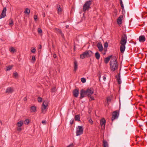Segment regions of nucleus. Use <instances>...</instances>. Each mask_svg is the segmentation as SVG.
Segmentation results:
<instances>
[{"mask_svg": "<svg viewBox=\"0 0 147 147\" xmlns=\"http://www.w3.org/2000/svg\"><path fill=\"white\" fill-rule=\"evenodd\" d=\"M110 69L111 71H114L118 69V64L116 56H113L110 62Z\"/></svg>", "mask_w": 147, "mask_h": 147, "instance_id": "f257e3e1", "label": "nucleus"}, {"mask_svg": "<svg viewBox=\"0 0 147 147\" xmlns=\"http://www.w3.org/2000/svg\"><path fill=\"white\" fill-rule=\"evenodd\" d=\"M93 53L91 51L87 50L83 52L80 55V58L82 59H84L86 57H90L93 55Z\"/></svg>", "mask_w": 147, "mask_h": 147, "instance_id": "f03ea898", "label": "nucleus"}, {"mask_svg": "<svg viewBox=\"0 0 147 147\" xmlns=\"http://www.w3.org/2000/svg\"><path fill=\"white\" fill-rule=\"evenodd\" d=\"M94 90L92 88H88L86 90H85L87 96L88 97L90 98V100H94V97L92 96H91L94 93Z\"/></svg>", "mask_w": 147, "mask_h": 147, "instance_id": "7ed1b4c3", "label": "nucleus"}, {"mask_svg": "<svg viewBox=\"0 0 147 147\" xmlns=\"http://www.w3.org/2000/svg\"><path fill=\"white\" fill-rule=\"evenodd\" d=\"M91 1H86L83 6V11L85 12L89 8H90L91 7L90 6L91 5Z\"/></svg>", "mask_w": 147, "mask_h": 147, "instance_id": "20e7f679", "label": "nucleus"}, {"mask_svg": "<svg viewBox=\"0 0 147 147\" xmlns=\"http://www.w3.org/2000/svg\"><path fill=\"white\" fill-rule=\"evenodd\" d=\"M47 102H43L42 105L41 109L42 113L45 114L47 112L48 103Z\"/></svg>", "mask_w": 147, "mask_h": 147, "instance_id": "39448f33", "label": "nucleus"}, {"mask_svg": "<svg viewBox=\"0 0 147 147\" xmlns=\"http://www.w3.org/2000/svg\"><path fill=\"white\" fill-rule=\"evenodd\" d=\"M83 128L82 126H78L77 128L76 136H78L82 134L83 133Z\"/></svg>", "mask_w": 147, "mask_h": 147, "instance_id": "423d86ee", "label": "nucleus"}, {"mask_svg": "<svg viewBox=\"0 0 147 147\" xmlns=\"http://www.w3.org/2000/svg\"><path fill=\"white\" fill-rule=\"evenodd\" d=\"M127 35L125 34H124L121 36V40L120 41V44H126L127 43Z\"/></svg>", "mask_w": 147, "mask_h": 147, "instance_id": "0eeeda50", "label": "nucleus"}, {"mask_svg": "<svg viewBox=\"0 0 147 147\" xmlns=\"http://www.w3.org/2000/svg\"><path fill=\"white\" fill-rule=\"evenodd\" d=\"M119 115V113L117 111H114L112 114V121H113L115 119L118 118Z\"/></svg>", "mask_w": 147, "mask_h": 147, "instance_id": "6e6552de", "label": "nucleus"}, {"mask_svg": "<svg viewBox=\"0 0 147 147\" xmlns=\"http://www.w3.org/2000/svg\"><path fill=\"white\" fill-rule=\"evenodd\" d=\"M7 9L6 7H4L1 14L0 15V19L4 18L6 16V11Z\"/></svg>", "mask_w": 147, "mask_h": 147, "instance_id": "1a4fd4ad", "label": "nucleus"}, {"mask_svg": "<svg viewBox=\"0 0 147 147\" xmlns=\"http://www.w3.org/2000/svg\"><path fill=\"white\" fill-rule=\"evenodd\" d=\"M121 70V68L119 69V72L117 76H116L115 77L117 79V82L118 84H120L121 83V81L120 78V71Z\"/></svg>", "mask_w": 147, "mask_h": 147, "instance_id": "9d476101", "label": "nucleus"}, {"mask_svg": "<svg viewBox=\"0 0 147 147\" xmlns=\"http://www.w3.org/2000/svg\"><path fill=\"white\" fill-rule=\"evenodd\" d=\"M97 46L98 48V51L102 52L103 50V48L102 44L100 42H99L97 45Z\"/></svg>", "mask_w": 147, "mask_h": 147, "instance_id": "9b49d317", "label": "nucleus"}, {"mask_svg": "<svg viewBox=\"0 0 147 147\" xmlns=\"http://www.w3.org/2000/svg\"><path fill=\"white\" fill-rule=\"evenodd\" d=\"M87 96L86 94L85 90L83 89H82L80 91V99H81L84 97Z\"/></svg>", "mask_w": 147, "mask_h": 147, "instance_id": "f8f14e48", "label": "nucleus"}, {"mask_svg": "<svg viewBox=\"0 0 147 147\" xmlns=\"http://www.w3.org/2000/svg\"><path fill=\"white\" fill-rule=\"evenodd\" d=\"M105 123L106 121L104 118H103L100 120V124L101 127L105 128Z\"/></svg>", "mask_w": 147, "mask_h": 147, "instance_id": "ddd939ff", "label": "nucleus"}, {"mask_svg": "<svg viewBox=\"0 0 147 147\" xmlns=\"http://www.w3.org/2000/svg\"><path fill=\"white\" fill-rule=\"evenodd\" d=\"M55 30L58 33L61 35L62 38H64V34L62 33V31L61 30L57 28H55Z\"/></svg>", "mask_w": 147, "mask_h": 147, "instance_id": "4468645a", "label": "nucleus"}, {"mask_svg": "<svg viewBox=\"0 0 147 147\" xmlns=\"http://www.w3.org/2000/svg\"><path fill=\"white\" fill-rule=\"evenodd\" d=\"M57 9L58 13L59 14H61L62 13V9L61 7V6L58 4L57 5Z\"/></svg>", "mask_w": 147, "mask_h": 147, "instance_id": "2eb2a0df", "label": "nucleus"}, {"mask_svg": "<svg viewBox=\"0 0 147 147\" xmlns=\"http://www.w3.org/2000/svg\"><path fill=\"white\" fill-rule=\"evenodd\" d=\"M121 45L120 47V51L121 53H124L125 48V44H121Z\"/></svg>", "mask_w": 147, "mask_h": 147, "instance_id": "dca6fc26", "label": "nucleus"}, {"mask_svg": "<svg viewBox=\"0 0 147 147\" xmlns=\"http://www.w3.org/2000/svg\"><path fill=\"white\" fill-rule=\"evenodd\" d=\"M79 93V92L78 90L75 89L73 92V94L74 96L76 97H77Z\"/></svg>", "mask_w": 147, "mask_h": 147, "instance_id": "f3484780", "label": "nucleus"}, {"mask_svg": "<svg viewBox=\"0 0 147 147\" xmlns=\"http://www.w3.org/2000/svg\"><path fill=\"white\" fill-rule=\"evenodd\" d=\"M123 18L122 15L120 16L117 19V23L119 24H121L122 23V19Z\"/></svg>", "mask_w": 147, "mask_h": 147, "instance_id": "a211bd4d", "label": "nucleus"}, {"mask_svg": "<svg viewBox=\"0 0 147 147\" xmlns=\"http://www.w3.org/2000/svg\"><path fill=\"white\" fill-rule=\"evenodd\" d=\"M146 38L143 35L140 36L139 37V40L140 42H144L145 41Z\"/></svg>", "mask_w": 147, "mask_h": 147, "instance_id": "6ab92c4d", "label": "nucleus"}, {"mask_svg": "<svg viewBox=\"0 0 147 147\" xmlns=\"http://www.w3.org/2000/svg\"><path fill=\"white\" fill-rule=\"evenodd\" d=\"M112 55H110L108 57H106L104 61L105 63L107 64L108 63L109 61L110 60V59L112 57Z\"/></svg>", "mask_w": 147, "mask_h": 147, "instance_id": "aec40b11", "label": "nucleus"}, {"mask_svg": "<svg viewBox=\"0 0 147 147\" xmlns=\"http://www.w3.org/2000/svg\"><path fill=\"white\" fill-rule=\"evenodd\" d=\"M13 92V89L11 87H8L6 90V93H11Z\"/></svg>", "mask_w": 147, "mask_h": 147, "instance_id": "412c9836", "label": "nucleus"}, {"mask_svg": "<svg viewBox=\"0 0 147 147\" xmlns=\"http://www.w3.org/2000/svg\"><path fill=\"white\" fill-rule=\"evenodd\" d=\"M74 70L76 71L77 70L78 68V63L76 61H74Z\"/></svg>", "mask_w": 147, "mask_h": 147, "instance_id": "4be33fe9", "label": "nucleus"}, {"mask_svg": "<svg viewBox=\"0 0 147 147\" xmlns=\"http://www.w3.org/2000/svg\"><path fill=\"white\" fill-rule=\"evenodd\" d=\"M95 57L98 60L99 59L100 57V55L98 52H96L95 53Z\"/></svg>", "mask_w": 147, "mask_h": 147, "instance_id": "5701e85b", "label": "nucleus"}, {"mask_svg": "<svg viewBox=\"0 0 147 147\" xmlns=\"http://www.w3.org/2000/svg\"><path fill=\"white\" fill-rule=\"evenodd\" d=\"M23 124V122L22 121H20L18 122L17 123L16 125L18 127H20L22 126Z\"/></svg>", "mask_w": 147, "mask_h": 147, "instance_id": "b1692460", "label": "nucleus"}, {"mask_svg": "<svg viewBox=\"0 0 147 147\" xmlns=\"http://www.w3.org/2000/svg\"><path fill=\"white\" fill-rule=\"evenodd\" d=\"M9 51L11 53H13L16 51V50L12 47H11L9 49Z\"/></svg>", "mask_w": 147, "mask_h": 147, "instance_id": "393cba45", "label": "nucleus"}, {"mask_svg": "<svg viewBox=\"0 0 147 147\" xmlns=\"http://www.w3.org/2000/svg\"><path fill=\"white\" fill-rule=\"evenodd\" d=\"M36 109V107L35 106H33L30 107V111L31 112H34Z\"/></svg>", "mask_w": 147, "mask_h": 147, "instance_id": "a878e982", "label": "nucleus"}, {"mask_svg": "<svg viewBox=\"0 0 147 147\" xmlns=\"http://www.w3.org/2000/svg\"><path fill=\"white\" fill-rule=\"evenodd\" d=\"M75 120L78 121H80V117L79 115H75Z\"/></svg>", "mask_w": 147, "mask_h": 147, "instance_id": "bb28decb", "label": "nucleus"}, {"mask_svg": "<svg viewBox=\"0 0 147 147\" xmlns=\"http://www.w3.org/2000/svg\"><path fill=\"white\" fill-rule=\"evenodd\" d=\"M103 147H108V143L106 140L103 141Z\"/></svg>", "mask_w": 147, "mask_h": 147, "instance_id": "cd10ccee", "label": "nucleus"}, {"mask_svg": "<svg viewBox=\"0 0 147 147\" xmlns=\"http://www.w3.org/2000/svg\"><path fill=\"white\" fill-rule=\"evenodd\" d=\"M30 12V10L28 8H27L25 9V11H24V13H27L28 14H29Z\"/></svg>", "mask_w": 147, "mask_h": 147, "instance_id": "c85d7f7f", "label": "nucleus"}, {"mask_svg": "<svg viewBox=\"0 0 147 147\" xmlns=\"http://www.w3.org/2000/svg\"><path fill=\"white\" fill-rule=\"evenodd\" d=\"M113 98V96H109L107 98V101H111V100H113L112 98Z\"/></svg>", "mask_w": 147, "mask_h": 147, "instance_id": "c756f323", "label": "nucleus"}, {"mask_svg": "<svg viewBox=\"0 0 147 147\" xmlns=\"http://www.w3.org/2000/svg\"><path fill=\"white\" fill-rule=\"evenodd\" d=\"M9 25L12 26L13 25V21L12 20H9Z\"/></svg>", "mask_w": 147, "mask_h": 147, "instance_id": "7c9ffc66", "label": "nucleus"}, {"mask_svg": "<svg viewBox=\"0 0 147 147\" xmlns=\"http://www.w3.org/2000/svg\"><path fill=\"white\" fill-rule=\"evenodd\" d=\"M12 67H13V66H12V65L8 66H7L6 70L7 71H9V70H11V69H12Z\"/></svg>", "mask_w": 147, "mask_h": 147, "instance_id": "2f4dec72", "label": "nucleus"}, {"mask_svg": "<svg viewBox=\"0 0 147 147\" xmlns=\"http://www.w3.org/2000/svg\"><path fill=\"white\" fill-rule=\"evenodd\" d=\"M13 76L15 78H17L18 76V74L16 72H14L13 74Z\"/></svg>", "mask_w": 147, "mask_h": 147, "instance_id": "473e14b6", "label": "nucleus"}, {"mask_svg": "<svg viewBox=\"0 0 147 147\" xmlns=\"http://www.w3.org/2000/svg\"><path fill=\"white\" fill-rule=\"evenodd\" d=\"M29 122L30 121L28 119H26V120H25V121H24V124L26 125L28 124Z\"/></svg>", "mask_w": 147, "mask_h": 147, "instance_id": "72a5a7b5", "label": "nucleus"}, {"mask_svg": "<svg viewBox=\"0 0 147 147\" xmlns=\"http://www.w3.org/2000/svg\"><path fill=\"white\" fill-rule=\"evenodd\" d=\"M81 82L83 83H85L86 81V79L84 78H82L81 79Z\"/></svg>", "mask_w": 147, "mask_h": 147, "instance_id": "f704fd0d", "label": "nucleus"}, {"mask_svg": "<svg viewBox=\"0 0 147 147\" xmlns=\"http://www.w3.org/2000/svg\"><path fill=\"white\" fill-rule=\"evenodd\" d=\"M56 90V88L55 87H53L51 89V91L52 92H55Z\"/></svg>", "mask_w": 147, "mask_h": 147, "instance_id": "c9c22d12", "label": "nucleus"}, {"mask_svg": "<svg viewBox=\"0 0 147 147\" xmlns=\"http://www.w3.org/2000/svg\"><path fill=\"white\" fill-rule=\"evenodd\" d=\"M108 46V43L107 42H105L104 44V47L105 48H107Z\"/></svg>", "mask_w": 147, "mask_h": 147, "instance_id": "e433bc0d", "label": "nucleus"}, {"mask_svg": "<svg viewBox=\"0 0 147 147\" xmlns=\"http://www.w3.org/2000/svg\"><path fill=\"white\" fill-rule=\"evenodd\" d=\"M38 32L39 33H42V30L41 28H38Z\"/></svg>", "mask_w": 147, "mask_h": 147, "instance_id": "4c0bfd02", "label": "nucleus"}, {"mask_svg": "<svg viewBox=\"0 0 147 147\" xmlns=\"http://www.w3.org/2000/svg\"><path fill=\"white\" fill-rule=\"evenodd\" d=\"M36 60V59L35 56H32V60L33 61V63Z\"/></svg>", "mask_w": 147, "mask_h": 147, "instance_id": "58836bf2", "label": "nucleus"}, {"mask_svg": "<svg viewBox=\"0 0 147 147\" xmlns=\"http://www.w3.org/2000/svg\"><path fill=\"white\" fill-rule=\"evenodd\" d=\"M36 50V49L35 48H34L31 50V51L32 53H34L35 52Z\"/></svg>", "mask_w": 147, "mask_h": 147, "instance_id": "ea45409f", "label": "nucleus"}, {"mask_svg": "<svg viewBox=\"0 0 147 147\" xmlns=\"http://www.w3.org/2000/svg\"><path fill=\"white\" fill-rule=\"evenodd\" d=\"M34 18L35 21H36L37 19V16L36 15H34Z\"/></svg>", "mask_w": 147, "mask_h": 147, "instance_id": "a19ab883", "label": "nucleus"}, {"mask_svg": "<svg viewBox=\"0 0 147 147\" xmlns=\"http://www.w3.org/2000/svg\"><path fill=\"white\" fill-rule=\"evenodd\" d=\"M38 101H42V98L40 97H38Z\"/></svg>", "mask_w": 147, "mask_h": 147, "instance_id": "79ce46f5", "label": "nucleus"}, {"mask_svg": "<svg viewBox=\"0 0 147 147\" xmlns=\"http://www.w3.org/2000/svg\"><path fill=\"white\" fill-rule=\"evenodd\" d=\"M42 123L43 125H45V124H46V121L45 120H43L42 121Z\"/></svg>", "mask_w": 147, "mask_h": 147, "instance_id": "37998d69", "label": "nucleus"}, {"mask_svg": "<svg viewBox=\"0 0 147 147\" xmlns=\"http://www.w3.org/2000/svg\"><path fill=\"white\" fill-rule=\"evenodd\" d=\"M74 146V144H70L67 147H73V146Z\"/></svg>", "mask_w": 147, "mask_h": 147, "instance_id": "c03bdc74", "label": "nucleus"}, {"mask_svg": "<svg viewBox=\"0 0 147 147\" xmlns=\"http://www.w3.org/2000/svg\"><path fill=\"white\" fill-rule=\"evenodd\" d=\"M89 123H90L91 124H92L93 123V121L91 119H90L89 120Z\"/></svg>", "mask_w": 147, "mask_h": 147, "instance_id": "a18cd8bd", "label": "nucleus"}, {"mask_svg": "<svg viewBox=\"0 0 147 147\" xmlns=\"http://www.w3.org/2000/svg\"><path fill=\"white\" fill-rule=\"evenodd\" d=\"M74 120L73 119L71 120L70 121V124L72 125L74 123Z\"/></svg>", "mask_w": 147, "mask_h": 147, "instance_id": "49530a36", "label": "nucleus"}, {"mask_svg": "<svg viewBox=\"0 0 147 147\" xmlns=\"http://www.w3.org/2000/svg\"><path fill=\"white\" fill-rule=\"evenodd\" d=\"M17 130L18 131H20L22 130V128L21 127H18L17 128Z\"/></svg>", "mask_w": 147, "mask_h": 147, "instance_id": "de8ad7c7", "label": "nucleus"}, {"mask_svg": "<svg viewBox=\"0 0 147 147\" xmlns=\"http://www.w3.org/2000/svg\"><path fill=\"white\" fill-rule=\"evenodd\" d=\"M53 57L54 58H55L57 57V55L56 54H55L53 55Z\"/></svg>", "mask_w": 147, "mask_h": 147, "instance_id": "09e8293b", "label": "nucleus"}, {"mask_svg": "<svg viewBox=\"0 0 147 147\" xmlns=\"http://www.w3.org/2000/svg\"><path fill=\"white\" fill-rule=\"evenodd\" d=\"M125 13V11L124 9V10H122L123 14L124 13Z\"/></svg>", "mask_w": 147, "mask_h": 147, "instance_id": "8fccbe9b", "label": "nucleus"}, {"mask_svg": "<svg viewBox=\"0 0 147 147\" xmlns=\"http://www.w3.org/2000/svg\"><path fill=\"white\" fill-rule=\"evenodd\" d=\"M27 100V98L26 97H25L24 98V101H26Z\"/></svg>", "mask_w": 147, "mask_h": 147, "instance_id": "3c124183", "label": "nucleus"}, {"mask_svg": "<svg viewBox=\"0 0 147 147\" xmlns=\"http://www.w3.org/2000/svg\"><path fill=\"white\" fill-rule=\"evenodd\" d=\"M121 7L122 8V10H124V6L123 5H122V6H121Z\"/></svg>", "mask_w": 147, "mask_h": 147, "instance_id": "603ef678", "label": "nucleus"}, {"mask_svg": "<svg viewBox=\"0 0 147 147\" xmlns=\"http://www.w3.org/2000/svg\"><path fill=\"white\" fill-rule=\"evenodd\" d=\"M106 77H104V78H103V80H104L105 81L106 80Z\"/></svg>", "mask_w": 147, "mask_h": 147, "instance_id": "864d4df0", "label": "nucleus"}, {"mask_svg": "<svg viewBox=\"0 0 147 147\" xmlns=\"http://www.w3.org/2000/svg\"><path fill=\"white\" fill-rule=\"evenodd\" d=\"M91 112V110H89L88 111V113L89 114H90Z\"/></svg>", "mask_w": 147, "mask_h": 147, "instance_id": "5fc2aeb1", "label": "nucleus"}, {"mask_svg": "<svg viewBox=\"0 0 147 147\" xmlns=\"http://www.w3.org/2000/svg\"><path fill=\"white\" fill-rule=\"evenodd\" d=\"M104 51H105V52L106 53V52L107 51V49L106 48H105V49H104Z\"/></svg>", "mask_w": 147, "mask_h": 147, "instance_id": "6e6d98bb", "label": "nucleus"}, {"mask_svg": "<svg viewBox=\"0 0 147 147\" xmlns=\"http://www.w3.org/2000/svg\"><path fill=\"white\" fill-rule=\"evenodd\" d=\"M41 47H42V46H41V45H40V47H39V48H40V49H41Z\"/></svg>", "mask_w": 147, "mask_h": 147, "instance_id": "4d7b16f0", "label": "nucleus"}, {"mask_svg": "<svg viewBox=\"0 0 147 147\" xmlns=\"http://www.w3.org/2000/svg\"><path fill=\"white\" fill-rule=\"evenodd\" d=\"M120 4H121L123 3L122 1H120Z\"/></svg>", "mask_w": 147, "mask_h": 147, "instance_id": "13d9d810", "label": "nucleus"}, {"mask_svg": "<svg viewBox=\"0 0 147 147\" xmlns=\"http://www.w3.org/2000/svg\"><path fill=\"white\" fill-rule=\"evenodd\" d=\"M120 5H121V6H122V5H123V3H122V4H121Z\"/></svg>", "mask_w": 147, "mask_h": 147, "instance_id": "bf43d9fd", "label": "nucleus"}, {"mask_svg": "<svg viewBox=\"0 0 147 147\" xmlns=\"http://www.w3.org/2000/svg\"><path fill=\"white\" fill-rule=\"evenodd\" d=\"M68 26H68V25H66V28L68 27Z\"/></svg>", "mask_w": 147, "mask_h": 147, "instance_id": "052dcab7", "label": "nucleus"}, {"mask_svg": "<svg viewBox=\"0 0 147 147\" xmlns=\"http://www.w3.org/2000/svg\"><path fill=\"white\" fill-rule=\"evenodd\" d=\"M100 77H99V81H100Z\"/></svg>", "mask_w": 147, "mask_h": 147, "instance_id": "680f3d73", "label": "nucleus"}, {"mask_svg": "<svg viewBox=\"0 0 147 147\" xmlns=\"http://www.w3.org/2000/svg\"><path fill=\"white\" fill-rule=\"evenodd\" d=\"M43 17H45V14H43Z\"/></svg>", "mask_w": 147, "mask_h": 147, "instance_id": "e2e57ef3", "label": "nucleus"}, {"mask_svg": "<svg viewBox=\"0 0 147 147\" xmlns=\"http://www.w3.org/2000/svg\"><path fill=\"white\" fill-rule=\"evenodd\" d=\"M105 53H106L105 52L104 53H103V55H105Z\"/></svg>", "mask_w": 147, "mask_h": 147, "instance_id": "0e129e2a", "label": "nucleus"}, {"mask_svg": "<svg viewBox=\"0 0 147 147\" xmlns=\"http://www.w3.org/2000/svg\"><path fill=\"white\" fill-rule=\"evenodd\" d=\"M120 1H120H122V0H119Z\"/></svg>", "mask_w": 147, "mask_h": 147, "instance_id": "69168bd1", "label": "nucleus"}, {"mask_svg": "<svg viewBox=\"0 0 147 147\" xmlns=\"http://www.w3.org/2000/svg\"><path fill=\"white\" fill-rule=\"evenodd\" d=\"M49 7L48 5H47V7Z\"/></svg>", "mask_w": 147, "mask_h": 147, "instance_id": "338daca9", "label": "nucleus"}, {"mask_svg": "<svg viewBox=\"0 0 147 147\" xmlns=\"http://www.w3.org/2000/svg\"><path fill=\"white\" fill-rule=\"evenodd\" d=\"M51 147H53V146H52Z\"/></svg>", "mask_w": 147, "mask_h": 147, "instance_id": "774afa93", "label": "nucleus"}]
</instances>
